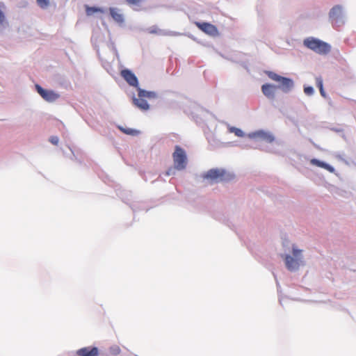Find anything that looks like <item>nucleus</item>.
Segmentation results:
<instances>
[{"label":"nucleus","instance_id":"nucleus-18","mask_svg":"<svg viewBox=\"0 0 356 356\" xmlns=\"http://www.w3.org/2000/svg\"><path fill=\"white\" fill-rule=\"evenodd\" d=\"M120 129L123 133L128 134V135L136 136L139 134V131H137V130L133 129H130V128H127V129L121 128Z\"/></svg>","mask_w":356,"mask_h":356},{"label":"nucleus","instance_id":"nucleus-12","mask_svg":"<svg viewBox=\"0 0 356 356\" xmlns=\"http://www.w3.org/2000/svg\"><path fill=\"white\" fill-rule=\"evenodd\" d=\"M277 88V87L274 85L266 83L261 86V91L267 98L273 99Z\"/></svg>","mask_w":356,"mask_h":356},{"label":"nucleus","instance_id":"nucleus-10","mask_svg":"<svg viewBox=\"0 0 356 356\" xmlns=\"http://www.w3.org/2000/svg\"><path fill=\"white\" fill-rule=\"evenodd\" d=\"M122 77L131 86L137 87L138 85V79L136 75L129 70H122L120 72Z\"/></svg>","mask_w":356,"mask_h":356},{"label":"nucleus","instance_id":"nucleus-6","mask_svg":"<svg viewBox=\"0 0 356 356\" xmlns=\"http://www.w3.org/2000/svg\"><path fill=\"white\" fill-rule=\"evenodd\" d=\"M229 175L224 170L211 169L204 175L203 177L214 181H222L228 179Z\"/></svg>","mask_w":356,"mask_h":356},{"label":"nucleus","instance_id":"nucleus-15","mask_svg":"<svg viewBox=\"0 0 356 356\" xmlns=\"http://www.w3.org/2000/svg\"><path fill=\"white\" fill-rule=\"evenodd\" d=\"M341 11H342L341 6H340L339 5L335 6L331 9V10L330 12V17L331 18H338L340 16Z\"/></svg>","mask_w":356,"mask_h":356},{"label":"nucleus","instance_id":"nucleus-14","mask_svg":"<svg viewBox=\"0 0 356 356\" xmlns=\"http://www.w3.org/2000/svg\"><path fill=\"white\" fill-rule=\"evenodd\" d=\"M111 16L118 23H122L124 22V17L122 14L120 13V10L115 8H111L109 9Z\"/></svg>","mask_w":356,"mask_h":356},{"label":"nucleus","instance_id":"nucleus-21","mask_svg":"<svg viewBox=\"0 0 356 356\" xmlns=\"http://www.w3.org/2000/svg\"><path fill=\"white\" fill-rule=\"evenodd\" d=\"M38 6L42 8L47 7L49 4V0H36Z\"/></svg>","mask_w":356,"mask_h":356},{"label":"nucleus","instance_id":"nucleus-20","mask_svg":"<svg viewBox=\"0 0 356 356\" xmlns=\"http://www.w3.org/2000/svg\"><path fill=\"white\" fill-rule=\"evenodd\" d=\"M3 8H4V4L3 3L0 2V25L2 24L6 19L5 15L3 13V11L1 9Z\"/></svg>","mask_w":356,"mask_h":356},{"label":"nucleus","instance_id":"nucleus-13","mask_svg":"<svg viewBox=\"0 0 356 356\" xmlns=\"http://www.w3.org/2000/svg\"><path fill=\"white\" fill-rule=\"evenodd\" d=\"M310 163L314 165L324 168L330 172H334V169L332 166L330 165L329 164H327L326 163L316 159H312L310 161Z\"/></svg>","mask_w":356,"mask_h":356},{"label":"nucleus","instance_id":"nucleus-8","mask_svg":"<svg viewBox=\"0 0 356 356\" xmlns=\"http://www.w3.org/2000/svg\"><path fill=\"white\" fill-rule=\"evenodd\" d=\"M35 88L40 95L47 102H52L59 97V95L53 90H45L38 84L35 85Z\"/></svg>","mask_w":356,"mask_h":356},{"label":"nucleus","instance_id":"nucleus-4","mask_svg":"<svg viewBox=\"0 0 356 356\" xmlns=\"http://www.w3.org/2000/svg\"><path fill=\"white\" fill-rule=\"evenodd\" d=\"M268 76L270 79L280 83L279 88H280L284 92H289L293 87V82L289 78L283 77L273 72H269L268 73Z\"/></svg>","mask_w":356,"mask_h":356},{"label":"nucleus","instance_id":"nucleus-7","mask_svg":"<svg viewBox=\"0 0 356 356\" xmlns=\"http://www.w3.org/2000/svg\"><path fill=\"white\" fill-rule=\"evenodd\" d=\"M195 25L202 32L210 36L216 37L219 35L217 27L210 23L195 22Z\"/></svg>","mask_w":356,"mask_h":356},{"label":"nucleus","instance_id":"nucleus-22","mask_svg":"<svg viewBox=\"0 0 356 356\" xmlns=\"http://www.w3.org/2000/svg\"><path fill=\"white\" fill-rule=\"evenodd\" d=\"M316 86L319 89H321L323 88V79L321 76L316 77Z\"/></svg>","mask_w":356,"mask_h":356},{"label":"nucleus","instance_id":"nucleus-17","mask_svg":"<svg viewBox=\"0 0 356 356\" xmlns=\"http://www.w3.org/2000/svg\"><path fill=\"white\" fill-rule=\"evenodd\" d=\"M229 131L230 133H234L236 136L238 137H243L244 136V134L242 130H241L238 128L231 127L229 128Z\"/></svg>","mask_w":356,"mask_h":356},{"label":"nucleus","instance_id":"nucleus-11","mask_svg":"<svg viewBox=\"0 0 356 356\" xmlns=\"http://www.w3.org/2000/svg\"><path fill=\"white\" fill-rule=\"evenodd\" d=\"M79 356H98L99 350L97 347H84L76 351Z\"/></svg>","mask_w":356,"mask_h":356},{"label":"nucleus","instance_id":"nucleus-16","mask_svg":"<svg viewBox=\"0 0 356 356\" xmlns=\"http://www.w3.org/2000/svg\"><path fill=\"white\" fill-rule=\"evenodd\" d=\"M103 10L97 7H89L86 6V13L87 15H92L95 13H103Z\"/></svg>","mask_w":356,"mask_h":356},{"label":"nucleus","instance_id":"nucleus-5","mask_svg":"<svg viewBox=\"0 0 356 356\" xmlns=\"http://www.w3.org/2000/svg\"><path fill=\"white\" fill-rule=\"evenodd\" d=\"M293 254L294 257L290 255L285 256V264L288 270L293 271L298 269L301 262V250L293 248Z\"/></svg>","mask_w":356,"mask_h":356},{"label":"nucleus","instance_id":"nucleus-19","mask_svg":"<svg viewBox=\"0 0 356 356\" xmlns=\"http://www.w3.org/2000/svg\"><path fill=\"white\" fill-rule=\"evenodd\" d=\"M109 352L113 355H119L121 352L120 348L118 345H114L110 347Z\"/></svg>","mask_w":356,"mask_h":356},{"label":"nucleus","instance_id":"nucleus-3","mask_svg":"<svg viewBox=\"0 0 356 356\" xmlns=\"http://www.w3.org/2000/svg\"><path fill=\"white\" fill-rule=\"evenodd\" d=\"M175 168L177 170H184L186 167L187 157L186 152L179 145L175 147V152L172 154Z\"/></svg>","mask_w":356,"mask_h":356},{"label":"nucleus","instance_id":"nucleus-23","mask_svg":"<svg viewBox=\"0 0 356 356\" xmlns=\"http://www.w3.org/2000/svg\"><path fill=\"white\" fill-rule=\"evenodd\" d=\"M304 92L307 95H312L314 93V89L312 86L305 87Z\"/></svg>","mask_w":356,"mask_h":356},{"label":"nucleus","instance_id":"nucleus-2","mask_svg":"<svg viewBox=\"0 0 356 356\" xmlns=\"http://www.w3.org/2000/svg\"><path fill=\"white\" fill-rule=\"evenodd\" d=\"M138 97L133 98L134 104L142 111H147L149 108V106L147 102L146 98L151 99L155 97L154 92H147L138 88Z\"/></svg>","mask_w":356,"mask_h":356},{"label":"nucleus","instance_id":"nucleus-1","mask_svg":"<svg viewBox=\"0 0 356 356\" xmlns=\"http://www.w3.org/2000/svg\"><path fill=\"white\" fill-rule=\"evenodd\" d=\"M303 43L305 47L320 54H327L330 51V45L318 39L308 38Z\"/></svg>","mask_w":356,"mask_h":356},{"label":"nucleus","instance_id":"nucleus-9","mask_svg":"<svg viewBox=\"0 0 356 356\" xmlns=\"http://www.w3.org/2000/svg\"><path fill=\"white\" fill-rule=\"evenodd\" d=\"M248 136L250 138L258 139L267 143H272L274 140V137L271 134L264 131H257L249 134Z\"/></svg>","mask_w":356,"mask_h":356},{"label":"nucleus","instance_id":"nucleus-25","mask_svg":"<svg viewBox=\"0 0 356 356\" xmlns=\"http://www.w3.org/2000/svg\"><path fill=\"white\" fill-rule=\"evenodd\" d=\"M319 91H320L321 95L323 97H326V95H325V90H324L323 88H321V89H319Z\"/></svg>","mask_w":356,"mask_h":356},{"label":"nucleus","instance_id":"nucleus-24","mask_svg":"<svg viewBox=\"0 0 356 356\" xmlns=\"http://www.w3.org/2000/svg\"><path fill=\"white\" fill-rule=\"evenodd\" d=\"M49 140L54 145H58L59 141L58 138L57 136H51Z\"/></svg>","mask_w":356,"mask_h":356}]
</instances>
